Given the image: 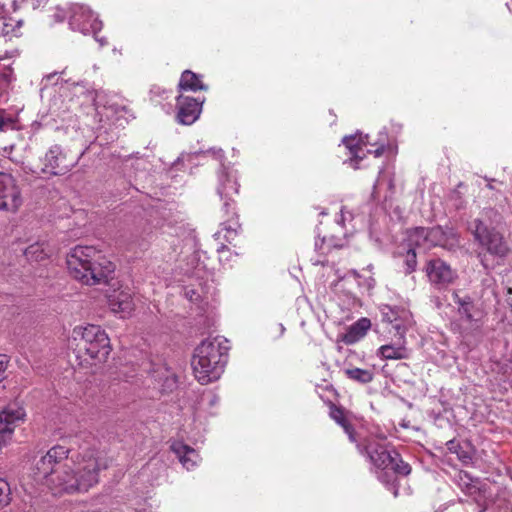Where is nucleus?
<instances>
[{"instance_id":"f257e3e1","label":"nucleus","mask_w":512,"mask_h":512,"mask_svg":"<svg viewBox=\"0 0 512 512\" xmlns=\"http://www.w3.org/2000/svg\"><path fill=\"white\" fill-rule=\"evenodd\" d=\"M69 449L62 445L51 447L35 464L34 480L54 495L87 492L99 482V473L108 468L105 455L86 448L69 459Z\"/></svg>"},{"instance_id":"f03ea898","label":"nucleus","mask_w":512,"mask_h":512,"mask_svg":"<svg viewBox=\"0 0 512 512\" xmlns=\"http://www.w3.org/2000/svg\"><path fill=\"white\" fill-rule=\"evenodd\" d=\"M67 267L73 278L86 285L106 282L115 271L114 263L92 246L74 247L67 255Z\"/></svg>"},{"instance_id":"7ed1b4c3","label":"nucleus","mask_w":512,"mask_h":512,"mask_svg":"<svg viewBox=\"0 0 512 512\" xmlns=\"http://www.w3.org/2000/svg\"><path fill=\"white\" fill-rule=\"evenodd\" d=\"M227 341L222 338L204 340L195 349L192 368L201 384H208L220 378L228 359Z\"/></svg>"},{"instance_id":"20e7f679","label":"nucleus","mask_w":512,"mask_h":512,"mask_svg":"<svg viewBox=\"0 0 512 512\" xmlns=\"http://www.w3.org/2000/svg\"><path fill=\"white\" fill-rule=\"evenodd\" d=\"M365 450L371 463L377 469L378 479L387 484L394 497H397L398 488L395 484V475H409L411 472L410 465L401 459L397 451L389 449L385 439L369 441Z\"/></svg>"},{"instance_id":"39448f33","label":"nucleus","mask_w":512,"mask_h":512,"mask_svg":"<svg viewBox=\"0 0 512 512\" xmlns=\"http://www.w3.org/2000/svg\"><path fill=\"white\" fill-rule=\"evenodd\" d=\"M71 345L75 343L78 353H84L89 364L103 363L110 352V339L100 326L94 324L75 326L71 333Z\"/></svg>"},{"instance_id":"423d86ee","label":"nucleus","mask_w":512,"mask_h":512,"mask_svg":"<svg viewBox=\"0 0 512 512\" xmlns=\"http://www.w3.org/2000/svg\"><path fill=\"white\" fill-rule=\"evenodd\" d=\"M453 301L457 306L462 334L466 336L479 332L485 315L482 305L471 296L460 295L458 292L453 293Z\"/></svg>"},{"instance_id":"0eeeda50","label":"nucleus","mask_w":512,"mask_h":512,"mask_svg":"<svg viewBox=\"0 0 512 512\" xmlns=\"http://www.w3.org/2000/svg\"><path fill=\"white\" fill-rule=\"evenodd\" d=\"M472 233L475 240L496 257L504 258L509 252V247L504 236L495 228H489L482 220L475 219L472 224Z\"/></svg>"},{"instance_id":"6e6552de","label":"nucleus","mask_w":512,"mask_h":512,"mask_svg":"<svg viewBox=\"0 0 512 512\" xmlns=\"http://www.w3.org/2000/svg\"><path fill=\"white\" fill-rule=\"evenodd\" d=\"M69 25L72 30L79 31L83 34H96L101 31L103 26L102 21L94 17L88 7L80 4H73L71 6Z\"/></svg>"},{"instance_id":"1a4fd4ad","label":"nucleus","mask_w":512,"mask_h":512,"mask_svg":"<svg viewBox=\"0 0 512 512\" xmlns=\"http://www.w3.org/2000/svg\"><path fill=\"white\" fill-rule=\"evenodd\" d=\"M21 205V191L16 180L10 174L0 172V210L16 212Z\"/></svg>"},{"instance_id":"9d476101","label":"nucleus","mask_w":512,"mask_h":512,"mask_svg":"<svg viewBox=\"0 0 512 512\" xmlns=\"http://www.w3.org/2000/svg\"><path fill=\"white\" fill-rule=\"evenodd\" d=\"M26 417L25 409L18 404H10L0 411V443L6 446L12 439L15 427Z\"/></svg>"},{"instance_id":"9b49d317","label":"nucleus","mask_w":512,"mask_h":512,"mask_svg":"<svg viewBox=\"0 0 512 512\" xmlns=\"http://www.w3.org/2000/svg\"><path fill=\"white\" fill-rule=\"evenodd\" d=\"M380 312L383 321L391 324L397 334L401 335V338H403L408 326L412 323L411 313L403 307L387 304L380 306Z\"/></svg>"},{"instance_id":"f8f14e48","label":"nucleus","mask_w":512,"mask_h":512,"mask_svg":"<svg viewBox=\"0 0 512 512\" xmlns=\"http://www.w3.org/2000/svg\"><path fill=\"white\" fill-rule=\"evenodd\" d=\"M203 100L180 95L177 97V114L176 120L182 125L193 124L200 116L202 111Z\"/></svg>"},{"instance_id":"ddd939ff","label":"nucleus","mask_w":512,"mask_h":512,"mask_svg":"<svg viewBox=\"0 0 512 512\" xmlns=\"http://www.w3.org/2000/svg\"><path fill=\"white\" fill-rule=\"evenodd\" d=\"M43 165V172L62 175L69 171L74 164L67 160L66 154L59 145H53L46 152Z\"/></svg>"},{"instance_id":"4468645a","label":"nucleus","mask_w":512,"mask_h":512,"mask_svg":"<svg viewBox=\"0 0 512 512\" xmlns=\"http://www.w3.org/2000/svg\"><path fill=\"white\" fill-rule=\"evenodd\" d=\"M426 274L432 284L442 288L454 281L456 273L441 259H432L427 262Z\"/></svg>"},{"instance_id":"2eb2a0df","label":"nucleus","mask_w":512,"mask_h":512,"mask_svg":"<svg viewBox=\"0 0 512 512\" xmlns=\"http://www.w3.org/2000/svg\"><path fill=\"white\" fill-rule=\"evenodd\" d=\"M107 297L108 306L114 314H118L122 318L131 315L135 305L129 288L115 289Z\"/></svg>"},{"instance_id":"dca6fc26","label":"nucleus","mask_w":512,"mask_h":512,"mask_svg":"<svg viewBox=\"0 0 512 512\" xmlns=\"http://www.w3.org/2000/svg\"><path fill=\"white\" fill-rule=\"evenodd\" d=\"M428 231L430 248L440 246L446 249H453L459 245V236L453 228L437 226L428 228Z\"/></svg>"},{"instance_id":"f3484780","label":"nucleus","mask_w":512,"mask_h":512,"mask_svg":"<svg viewBox=\"0 0 512 512\" xmlns=\"http://www.w3.org/2000/svg\"><path fill=\"white\" fill-rule=\"evenodd\" d=\"M342 143L350 152V164L355 169L358 168V162L362 159V155L365 154L364 148L368 144V135L356 134L346 136L343 138Z\"/></svg>"},{"instance_id":"a211bd4d","label":"nucleus","mask_w":512,"mask_h":512,"mask_svg":"<svg viewBox=\"0 0 512 512\" xmlns=\"http://www.w3.org/2000/svg\"><path fill=\"white\" fill-rule=\"evenodd\" d=\"M222 200L224 201L222 210L225 214L226 221L221 225L223 227L222 229L226 231L224 238L230 240L233 239V237L237 234L239 224L237 221L233 200L231 198H224Z\"/></svg>"},{"instance_id":"6ab92c4d","label":"nucleus","mask_w":512,"mask_h":512,"mask_svg":"<svg viewBox=\"0 0 512 512\" xmlns=\"http://www.w3.org/2000/svg\"><path fill=\"white\" fill-rule=\"evenodd\" d=\"M172 451L177 455L179 461L187 470H192L200 461L199 454L193 448L177 441L171 445Z\"/></svg>"},{"instance_id":"aec40b11","label":"nucleus","mask_w":512,"mask_h":512,"mask_svg":"<svg viewBox=\"0 0 512 512\" xmlns=\"http://www.w3.org/2000/svg\"><path fill=\"white\" fill-rule=\"evenodd\" d=\"M218 180L217 193L221 199L231 198L232 195L238 193L239 184L234 173L223 169L218 175Z\"/></svg>"},{"instance_id":"412c9836","label":"nucleus","mask_w":512,"mask_h":512,"mask_svg":"<svg viewBox=\"0 0 512 512\" xmlns=\"http://www.w3.org/2000/svg\"><path fill=\"white\" fill-rule=\"evenodd\" d=\"M370 327L371 321L368 318H360L347 329L341 340L347 345L354 344L367 334Z\"/></svg>"},{"instance_id":"4be33fe9","label":"nucleus","mask_w":512,"mask_h":512,"mask_svg":"<svg viewBox=\"0 0 512 512\" xmlns=\"http://www.w3.org/2000/svg\"><path fill=\"white\" fill-rule=\"evenodd\" d=\"M377 355L386 360H400L408 358V350L405 346L404 337H399V342L396 344L382 345L377 350Z\"/></svg>"},{"instance_id":"5701e85b","label":"nucleus","mask_w":512,"mask_h":512,"mask_svg":"<svg viewBox=\"0 0 512 512\" xmlns=\"http://www.w3.org/2000/svg\"><path fill=\"white\" fill-rule=\"evenodd\" d=\"M455 483L458 487L469 496H475L480 491V481L478 478L472 477L466 471H459L455 475Z\"/></svg>"},{"instance_id":"b1692460","label":"nucleus","mask_w":512,"mask_h":512,"mask_svg":"<svg viewBox=\"0 0 512 512\" xmlns=\"http://www.w3.org/2000/svg\"><path fill=\"white\" fill-rule=\"evenodd\" d=\"M209 156L215 158V159H221L223 157L222 150H215V149H209L206 151L200 150L196 152H190V153H182L181 156L178 158L179 161L183 163H188L191 165H198L202 163L206 158Z\"/></svg>"},{"instance_id":"393cba45","label":"nucleus","mask_w":512,"mask_h":512,"mask_svg":"<svg viewBox=\"0 0 512 512\" xmlns=\"http://www.w3.org/2000/svg\"><path fill=\"white\" fill-rule=\"evenodd\" d=\"M21 25L22 21L6 17L4 6L0 4V36H18Z\"/></svg>"},{"instance_id":"a878e982","label":"nucleus","mask_w":512,"mask_h":512,"mask_svg":"<svg viewBox=\"0 0 512 512\" xmlns=\"http://www.w3.org/2000/svg\"><path fill=\"white\" fill-rule=\"evenodd\" d=\"M179 89L195 92L198 90H207V86L202 83L199 75L190 70H185L180 78Z\"/></svg>"},{"instance_id":"bb28decb","label":"nucleus","mask_w":512,"mask_h":512,"mask_svg":"<svg viewBox=\"0 0 512 512\" xmlns=\"http://www.w3.org/2000/svg\"><path fill=\"white\" fill-rule=\"evenodd\" d=\"M429 231L428 228L417 227L408 232V243L410 247L422 248L424 250L430 249L428 242Z\"/></svg>"},{"instance_id":"cd10ccee","label":"nucleus","mask_w":512,"mask_h":512,"mask_svg":"<svg viewBox=\"0 0 512 512\" xmlns=\"http://www.w3.org/2000/svg\"><path fill=\"white\" fill-rule=\"evenodd\" d=\"M344 373L348 379L360 384H368L374 379L373 368L362 369L358 367H352L345 369Z\"/></svg>"},{"instance_id":"c85d7f7f","label":"nucleus","mask_w":512,"mask_h":512,"mask_svg":"<svg viewBox=\"0 0 512 512\" xmlns=\"http://www.w3.org/2000/svg\"><path fill=\"white\" fill-rule=\"evenodd\" d=\"M330 416L336 423H338L340 426L343 427L345 433L349 437V440L351 442H354L355 441L354 430H353L352 426L349 424V422L347 421L344 411L339 407L332 406L330 409Z\"/></svg>"},{"instance_id":"c756f323","label":"nucleus","mask_w":512,"mask_h":512,"mask_svg":"<svg viewBox=\"0 0 512 512\" xmlns=\"http://www.w3.org/2000/svg\"><path fill=\"white\" fill-rule=\"evenodd\" d=\"M24 254L27 259L34 261H41L48 255L45 252L44 245L40 243H35L27 247Z\"/></svg>"},{"instance_id":"7c9ffc66","label":"nucleus","mask_w":512,"mask_h":512,"mask_svg":"<svg viewBox=\"0 0 512 512\" xmlns=\"http://www.w3.org/2000/svg\"><path fill=\"white\" fill-rule=\"evenodd\" d=\"M384 185H386L390 191L394 189L393 179L386 175L385 172L380 171L379 176L374 184V191L381 189Z\"/></svg>"},{"instance_id":"2f4dec72","label":"nucleus","mask_w":512,"mask_h":512,"mask_svg":"<svg viewBox=\"0 0 512 512\" xmlns=\"http://www.w3.org/2000/svg\"><path fill=\"white\" fill-rule=\"evenodd\" d=\"M199 286H200V291L195 288L185 287V289H184L185 297L192 302L199 301L202 298V295L206 292L205 286H203L201 282L199 283Z\"/></svg>"},{"instance_id":"473e14b6","label":"nucleus","mask_w":512,"mask_h":512,"mask_svg":"<svg viewBox=\"0 0 512 512\" xmlns=\"http://www.w3.org/2000/svg\"><path fill=\"white\" fill-rule=\"evenodd\" d=\"M10 502V486L8 482L0 478V508L8 505Z\"/></svg>"},{"instance_id":"72a5a7b5","label":"nucleus","mask_w":512,"mask_h":512,"mask_svg":"<svg viewBox=\"0 0 512 512\" xmlns=\"http://www.w3.org/2000/svg\"><path fill=\"white\" fill-rule=\"evenodd\" d=\"M405 264H406V273H412L416 269L417 260H416V253L414 248H410L407 251L406 258H405Z\"/></svg>"},{"instance_id":"f704fd0d","label":"nucleus","mask_w":512,"mask_h":512,"mask_svg":"<svg viewBox=\"0 0 512 512\" xmlns=\"http://www.w3.org/2000/svg\"><path fill=\"white\" fill-rule=\"evenodd\" d=\"M14 123V117L8 115L5 110L0 109V131H4L7 128H13Z\"/></svg>"},{"instance_id":"c9c22d12","label":"nucleus","mask_w":512,"mask_h":512,"mask_svg":"<svg viewBox=\"0 0 512 512\" xmlns=\"http://www.w3.org/2000/svg\"><path fill=\"white\" fill-rule=\"evenodd\" d=\"M104 108L107 110V112L111 113V116L115 115L117 117H121L122 113L126 112V107L116 102H110Z\"/></svg>"},{"instance_id":"e433bc0d","label":"nucleus","mask_w":512,"mask_h":512,"mask_svg":"<svg viewBox=\"0 0 512 512\" xmlns=\"http://www.w3.org/2000/svg\"><path fill=\"white\" fill-rule=\"evenodd\" d=\"M14 79L13 71L11 68L6 67L0 72V83L8 85Z\"/></svg>"},{"instance_id":"4c0bfd02","label":"nucleus","mask_w":512,"mask_h":512,"mask_svg":"<svg viewBox=\"0 0 512 512\" xmlns=\"http://www.w3.org/2000/svg\"><path fill=\"white\" fill-rule=\"evenodd\" d=\"M352 219V213L350 211L345 210L344 208L340 211V217L336 220L337 223L341 226H344L345 221Z\"/></svg>"},{"instance_id":"58836bf2","label":"nucleus","mask_w":512,"mask_h":512,"mask_svg":"<svg viewBox=\"0 0 512 512\" xmlns=\"http://www.w3.org/2000/svg\"><path fill=\"white\" fill-rule=\"evenodd\" d=\"M7 368V359L5 355H0V382L4 379V373Z\"/></svg>"},{"instance_id":"ea45409f","label":"nucleus","mask_w":512,"mask_h":512,"mask_svg":"<svg viewBox=\"0 0 512 512\" xmlns=\"http://www.w3.org/2000/svg\"><path fill=\"white\" fill-rule=\"evenodd\" d=\"M446 445H447V448L449 451L458 454V451H457L458 443L455 440L448 441Z\"/></svg>"},{"instance_id":"a19ab883","label":"nucleus","mask_w":512,"mask_h":512,"mask_svg":"<svg viewBox=\"0 0 512 512\" xmlns=\"http://www.w3.org/2000/svg\"><path fill=\"white\" fill-rule=\"evenodd\" d=\"M54 18L56 22H62L65 19V13L62 9H57V12L54 14Z\"/></svg>"},{"instance_id":"79ce46f5","label":"nucleus","mask_w":512,"mask_h":512,"mask_svg":"<svg viewBox=\"0 0 512 512\" xmlns=\"http://www.w3.org/2000/svg\"><path fill=\"white\" fill-rule=\"evenodd\" d=\"M203 400H207L210 405H214L218 402V397L213 394H209L203 398Z\"/></svg>"},{"instance_id":"37998d69","label":"nucleus","mask_w":512,"mask_h":512,"mask_svg":"<svg viewBox=\"0 0 512 512\" xmlns=\"http://www.w3.org/2000/svg\"><path fill=\"white\" fill-rule=\"evenodd\" d=\"M98 33L94 34L95 40L99 43L101 47H104L108 44L107 39L105 37H98Z\"/></svg>"},{"instance_id":"c03bdc74","label":"nucleus","mask_w":512,"mask_h":512,"mask_svg":"<svg viewBox=\"0 0 512 512\" xmlns=\"http://www.w3.org/2000/svg\"><path fill=\"white\" fill-rule=\"evenodd\" d=\"M201 268L199 266H197L195 268V270L192 272V275L197 277V278H203L202 274H201Z\"/></svg>"},{"instance_id":"a18cd8bd","label":"nucleus","mask_w":512,"mask_h":512,"mask_svg":"<svg viewBox=\"0 0 512 512\" xmlns=\"http://www.w3.org/2000/svg\"><path fill=\"white\" fill-rule=\"evenodd\" d=\"M383 150H384V145H382L381 147L377 148L374 153H375V156L378 157L380 156L382 153H383Z\"/></svg>"},{"instance_id":"49530a36","label":"nucleus","mask_w":512,"mask_h":512,"mask_svg":"<svg viewBox=\"0 0 512 512\" xmlns=\"http://www.w3.org/2000/svg\"><path fill=\"white\" fill-rule=\"evenodd\" d=\"M486 180L488 181L487 187L490 190H494V186H493L492 182H494L495 180L494 179H488V178H486Z\"/></svg>"},{"instance_id":"de8ad7c7","label":"nucleus","mask_w":512,"mask_h":512,"mask_svg":"<svg viewBox=\"0 0 512 512\" xmlns=\"http://www.w3.org/2000/svg\"><path fill=\"white\" fill-rule=\"evenodd\" d=\"M479 256L481 257V263H482V265L484 266V268H485V269H488V268H489V266H488V265H487V263H486L485 256H483V257H482L481 255H479Z\"/></svg>"},{"instance_id":"09e8293b","label":"nucleus","mask_w":512,"mask_h":512,"mask_svg":"<svg viewBox=\"0 0 512 512\" xmlns=\"http://www.w3.org/2000/svg\"><path fill=\"white\" fill-rule=\"evenodd\" d=\"M458 457L463 461H465L466 459H470L466 454H458Z\"/></svg>"},{"instance_id":"8fccbe9b","label":"nucleus","mask_w":512,"mask_h":512,"mask_svg":"<svg viewBox=\"0 0 512 512\" xmlns=\"http://www.w3.org/2000/svg\"><path fill=\"white\" fill-rule=\"evenodd\" d=\"M280 327H281V331L283 332V331H284V329H285V328H284V326H283V325H280Z\"/></svg>"},{"instance_id":"3c124183","label":"nucleus","mask_w":512,"mask_h":512,"mask_svg":"<svg viewBox=\"0 0 512 512\" xmlns=\"http://www.w3.org/2000/svg\"><path fill=\"white\" fill-rule=\"evenodd\" d=\"M3 446H4V445H2V444L0 443V450L2 449V447H3Z\"/></svg>"},{"instance_id":"603ef678","label":"nucleus","mask_w":512,"mask_h":512,"mask_svg":"<svg viewBox=\"0 0 512 512\" xmlns=\"http://www.w3.org/2000/svg\"><path fill=\"white\" fill-rule=\"evenodd\" d=\"M38 3H40V0H37Z\"/></svg>"},{"instance_id":"864d4df0","label":"nucleus","mask_w":512,"mask_h":512,"mask_svg":"<svg viewBox=\"0 0 512 512\" xmlns=\"http://www.w3.org/2000/svg\"><path fill=\"white\" fill-rule=\"evenodd\" d=\"M480 512H482V511H480Z\"/></svg>"}]
</instances>
